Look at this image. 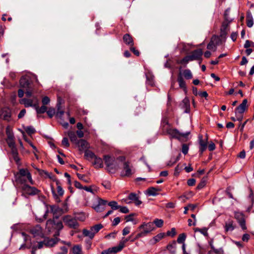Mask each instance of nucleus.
Wrapping results in <instances>:
<instances>
[{
	"instance_id": "1",
	"label": "nucleus",
	"mask_w": 254,
	"mask_h": 254,
	"mask_svg": "<svg viewBox=\"0 0 254 254\" xmlns=\"http://www.w3.org/2000/svg\"><path fill=\"white\" fill-rule=\"evenodd\" d=\"M15 182L18 188L23 185L28 184V182L33 185L34 181L32 179V176L29 170L27 169H20L18 172L14 175Z\"/></svg>"
},
{
	"instance_id": "2",
	"label": "nucleus",
	"mask_w": 254,
	"mask_h": 254,
	"mask_svg": "<svg viewBox=\"0 0 254 254\" xmlns=\"http://www.w3.org/2000/svg\"><path fill=\"white\" fill-rule=\"evenodd\" d=\"M20 85L21 87L25 90L26 96L27 97H31L33 90L31 79L29 77H22L20 79Z\"/></svg>"
},
{
	"instance_id": "3",
	"label": "nucleus",
	"mask_w": 254,
	"mask_h": 254,
	"mask_svg": "<svg viewBox=\"0 0 254 254\" xmlns=\"http://www.w3.org/2000/svg\"><path fill=\"white\" fill-rule=\"evenodd\" d=\"M138 229H143V230L141 232L138 233L134 237V238L131 240V242H133L135 240H137L139 238L145 236L147 234H148V233H149L154 230V227L153 226V224L151 222H149L147 223H143L138 227Z\"/></svg>"
},
{
	"instance_id": "4",
	"label": "nucleus",
	"mask_w": 254,
	"mask_h": 254,
	"mask_svg": "<svg viewBox=\"0 0 254 254\" xmlns=\"http://www.w3.org/2000/svg\"><path fill=\"white\" fill-rule=\"evenodd\" d=\"M22 192V195L27 197L29 195L39 194L40 190L34 187H31L28 184L23 185L19 188Z\"/></svg>"
},
{
	"instance_id": "5",
	"label": "nucleus",
	"mask_w": 254,
	"mask_h": 254,
	"mask_svg": "<svg viewBox=\"0 0 254 254\" xmlns=\"http://www.w3.org/2000/svg\"><path fill=\"white\" fill-rule=\"evenodd\" d=\"M190 133V132L189 131L186 133H182L178 129L170 127L169 128L167 129L165 132H164L163 134L165 135L168 134L171 138L181 139L183 137H187Z\"/></svg>"
},
{
	"instance_id": "6",
	"label": "nucleus",
	"mask_w": 254,
	"mask_h": 254,
	"mask_svg": "<svg viewBox=\"0 0 254 254\" xmlns=\"http://www.w3.org/2000/svg\"><path fill=\"white\" fill-rule=\"evenodd\" d=\"M104 160L107 170L110 173H114L118 168V165L115 163V158L109 155H104Z\"/></svg>"
},
{
	"instance_id": "7",
	"label": "nucleus",
	"mask_w": 254,
	"mask_h": 254,
	"mask_svg": "<svg viewBox=\"0 0 254 254\" xmlns=\"http://www.w3.org/2000/svg\"><path fill=\"white\" fill-rule=\"evenodd\" d=\"M63 220L64 224L70 228L76 229L79 226V223L76 221V219L70 215L64 216Z\"/></svg>"
},
{
	"instance_id": "8",
	"label": "nucleus",
	"mask_w": 254,
	"mask_h": 254,
	"mask_svg": "<svg viewBox=\"0 0 254 254\" xmlns=\"http://www.w3.org/2000/svg\"><path fill=\"white\" fill-rule=\"evenodd\" d=\"M135 172L132 166L128 161H125L123 163V171L122 175L123 176L129 177Z\"/></svg>"
},
{
	"instance_id": "9",
	"label": "nucleus",
	"mask_w": 254,
	"mask_h": 254,
	"mask_svg": "<svg viewBox=\"0 0 254 254\" xmlns=\"http://www.w3.org/2000/svg\"><path fill=\"white\" fill-rule=\"evenodd\" d=\"M203 54L202 50L201 49H197L193 51L190 55H189L190 59L191 61H198L200 64L202 62V56Z\"/></svg>"
},
{
	"instance_id": "10",
	"label": "nucleus",
	"mask_w": 254,
	"mask_h": 254,
	"mask_svg": "<svg viewBox=\"0 0 254 254\" xmlns=\"http://www.w3.org/2000/svg\"><path fill=\"white\" fill-rule=\"evenodd\" d=\"M38 101L36 97H33V99L23 98L20 100V103L23 104L26 108L32 107L35 108Z\"/></svg>"
},
{
	"instance_id": "11",
	"label": "nucleus",
	"mask_w": 254,
	"mask_h": 254,
	"mask_svg": "<svg viewBox=\"0 0 254 254\" xmlns=\"http://www.w3.org/2000/svg\"><path fill=\"white\" fill-rule=\"evenodd\" d=\"M234 217L237 220L241 228L243 230H246L247 229V227L246 225V221L244 214L241 212H235Z\"/></svg>"
},
{
	"instance_id": "12",
	"label": "nucleus",
	"mask_w": 254,
	"mask_h": 254,
	"mask_svg": "<svg viewBox=\"0 0 254 254\" xmlns=\"http://www.w3.org/2000/svg\"><path fill=\"white\" fill-rule=\"evenodd\" d=\"M0 119L9 122L11 120V110L8 107H4L0 110Z\"/></svg>"
},
{
	"instance_id": "13",
	"label": "nucleus",
	"mask_w": 254,
	"mask_h": 254,
	"mask_svg": "<svg viewBox=\"0 0 254 254\" xmlns=\"http://www.w3.org/2000/svg\"><path fill=\"white\" fill-rule=\"evenodd\" d=\"M232 21V20H224L223 21L220 28V36L221 37H225L227 35L228 27Z\"/></svg>"
},
{
	"instance_id": "14",
	"label": "nucleus",
	"mask_w": 254,
	"mask_h": 254,
	"mask_svg": "<svg viewBox=\"0 0 254 254\" xmlns=\"http://www.w3.org/2000/svg\"><path fill=\"white\" fill-rule=\"evenodd\" d=\"M247 102L248 101L246 99L243 100L242 103L235 109V113L236 115L242 114L244 113L247 108Z\"/></svg>"
},
{
	"instance_id": "15",
	"label": "nucleus",
	"mask_w": 254,
	"mask_h": 254,
	"mask_svg": "<svg viewBox=\"0 0 254 254\" xmlns=\"http://www.w3.org/2000/svg\"><path fill=\"white\" fill-rule=\"evenodd\" d=\"M218 40V38L215 36H213L211 41L209 42L207 46V49L210 50H213L215 51L216 49V47L218 45L217 41Z\"/></svg>"
},
{
	"instance_id": "16",
	"label": "nucleus",
	"mask_w": 254,
	"mask_h": 254,
	"mask_svg": "<svg viewBox=\"0 0 254 254\" xmlns=\"http://www.w3.org/2000/svg\"><path fill=\"white\" fill-rule=\"evenodd\" d=\"M198 140L199 144V152H200V154H202L207 147V139L206 140H203L202 135H199Z\"/></svg>"
},
{
	"instance_id": "17",
	"label": "nucleus",
	"mask_w": 254,
	"mask_h": 254,
	"mask_svg": "<svg viewBox=\"0 0 254 254\" xmlns=\"http://www.w3.org/2000/svg\"><path fill=\"white\" fill-rule=\"evenodd\" d=\"M78 145L80 151H86L89 147L88 142L84 139H80L75 144Z\"/></svg>"
},
{
	"instance_id": "18",
	"label": "nucleus",
	"mask_w": 254,
	"mask_h": 254,
	"mask_svg": "<svg viewBox=\"0 0 254 254\" xmlns=\"http://www.w3.org/2000/svg\"><path fill=\"white\" fill-rule=\"evenodd\" d=\"M225 231L226 232H232L235 229L234 222L231 219H229L225 222L224 226Z\"/></svg>"
},
{
	"instance_id": "19",
	"label": "nucleus",
	"mask_w": 254,
	"mask_h": 254,
	"mask_svg": "<svg viewBox=\"0 0 254 254\" xmlns=\"http://www.w3.org/2000/svg\"><path fill=\"white\" fill-rule=\"evenodd\" d=\"M9 147L11 149V152L14 160L17 164H18L20 161V159L18 157V151L16 147V145L12 146Z\"/></svg>"
},
{
	"instance_id": "20",
	"label": "nucleus",
	"mask_w": 254,
	"mask_h": 254,
	"mask_svg": "<svg viewBox=\"0 0 254 254\" xmlns=\"http://www.w3.org/2000/svg\"><path fill=\"white\" fill-rule=\"evenodd\" d=\"M171 127V125L169 124L167 118H164L161 121V127L162 131V133L165 132L167 129Z\"/></svg>"
},
{
	"instance_id": "21",
	"label": "nucleus",
	"mask_w": 254,
	"mask_h": 254,
	"mask_svg": "<svg viewBox=\"0 0 254 254\" xmlns=\"http://www.w3.org/2000/svg\"><path fill=\"white\" fill-rule=\"evenodd\" d=\"M31 233L34 237L41 236L42 234V229L39 225H36L31 229Z\"/></svg>"
},
{
	"instance_id": "22",
	"label": "nucleus",
	"mask_w": 254,
	"mask_h": 254,
	"mask_svg": "<svg viewBox=\"0 0 254 254\" xmlns=\"http://www.w3.org/2000/svg\"><path fill=\"white\" fill-rule=\"evenodd\" d=\"M58 217L55 216L53 217V219H49L46 223V227L49 231L54 229L56 221L55 219H58Z\"/></svg>"
},
{
	"instance_id": "23",
	"label": "nucleus",
	"mask_w": 254,
	"mask_h": 254,
	"mask_svg": "<svg viewBox=\"0 0 254 254\" xmlns=\"http://www.w3.org/2000/svg\"><path fill=\"white\" fill-rule=\"evenodd\" d=\"M124 42L127 45L132 46L133 45V40L132 37L128 34H126L123 36Z\"/></svg>"
},
{
	"instance_id": "24",
	"label": "nucleus",
	"mask_w": 254,
	"mask_h": 254,
	"mask_svg": "<svg viewBox=\"0 0 254 254\" xmlns=\"http://www.w3.org/2000/svg\"><path fill=\"white\" fill-rule=\"evenodd\" d=\"M35 109L36 111V112L38 114V118L41 117V116L39 115L40 114L44 113L47 111V108L46 106L43 105L40 108L39 107V102L37 103V106H35Z\"/></svg>"
},
{
	"instance_id": "25",
	"label": "nucleus",
	"mask_w": 254,
	"mask_h": 254,
	"mask_svg": "<svg viewBox=\"0 0 254 254\" xmlns=\"http://www.w3.org/2000/svg\"><path fill=\"white\" fill-rule=\"evenodd\" d=\"M67 134L72 143L76 144L79 140L77 139V135L75 132L69 130L67 132Z\"/></svg>"
},
{
	"instance_id": "26",
	"label": "nucleus",
	"mask_w": 254,
	"mask_h": 254,
	"mask_svg": "<svg viewBox=\"0 0 254 254\" xmlns=\"http://www.w3.org/2000/svg\"><path fill=\"white\" fill-rule=\"evenodd\" d=\"M94 161L93 164L96 168H101L103 167V162L102 159L97 156L94 158Z\"/></svg>"
},
{
	"instance_id": "27",
	"label": "nucleus",
	"mask_w": 254,
	"mask_h": 254,
	"mask_svg": "<svg viewBox=\"0 0 254 254\" xmlns=\"http://www.w3.org/2000/svg\"><path fill=\"white\" fill-rule=\"evenodd\" d=\"M247 25L249 27H252L254 25L253 17L252 13L250 11L247 12Z\"/></svg>"
},
{
	"instance_id": "28",
	"label": "nucleus",
	"mask_w": 254,
	"mask_h": 254,
	"mask_svg": "<svg viewBox=\"0 0 254 254\" xmlns=\"http://www.w3.org/2000/svg\"><path fill=\"white\" fill-rule=\"evenodd\" d=\"M177 80L180 87L182 88L184 91H186L187 89L186 82L181 74L178 76Z\"/></svg>"
},
{
	"instance_id": "29",
	"label": "nucleus",
	"mask_w": 254,
	"mask_h": 254,
	"mask_svg": "<svg viewBox=\"0 0 254 254\" xmlns=\"http://www.w3.org/2000/svg\"><path fill=\"white\" fill-rule=\"evenodd\" d=\"M167 249L172 254H175L176 249V242L174 241L172 243L168 244L167 246Z\"/></svg>"
},
{
	"instance_id": "30",
	"label": "nucleus",
	"mask_w": 254,
	"mask_h": 254,
	"mask_svg": "<svg viewBox=\"0 0 254 254\" xmlns=\"http://www.w3.org/2000/svg\"><path fill=\"white\" fill-rule=\"evenodd\" d=\"M181 154L179 153L177 157H172L170 159V160L168 161L167 165L168 166L171 167L173 166L177 162H178L181 157Z\"/></svg>"
},
{
	"instance_id": "31",
	"label": "nucleus",
	"mask_w": 254,
	"mask_h": 254,
	"mask_svg": "<svg viewBox=\"0 0 254 254\" xmlns=\"http://www.w3.org/2000/svg\"><path fill=\"white\" fill-rule=\"evenodd\" d=\"M103 228V225H102L101 224H98L91 227L90 228L91 229L92 233H93V235L95 236V235L96 233H97Z\"/></svg>"
},
{
	"instance_id": "32",
	"label": "nucleus",
	"mask_w": 254,
	"mask_h": 254,
	"mask_svg": "<svg viewBox=\"0 0 254 254\" xmlns=\"http://www.w3.org/2000/svg\"><path fill=\"white\" fill-rule=\"evenodd\" d=\"M82 234L84 237H88L90 239H92L94 237L90 228L89 230L84 229L82 230Z\"/></svg>"
},
{
	"instance_id": "33",
	"label": "nucleus",
	"mask_w": 254,
	"mask_h": 254,
	"mask_svg": "<svg viewBox=\"0 0 254 254\" xmlns=\"http://www.w3.org/2000/svg\"><path fill=\"white\" fill-rule=\"evenodd\" d=\"M124 247L120 243L118 246L111 248V250L113 254H116L118 252L121 251Z\"/></svg>"
},
{
	"instance_id": "34",
	"label": "nucleus",
	"mask_w": 254,
	"mask_h": 254,
	"mask_svg": "<svg viewBox=\"0 0 254 254\" xmlns=\"http://www.w3.org/2000/svg\"><path fill=\"white\" fill-rule=\"evenodd\" d=\"M146 84L150 86L154 85V76L150 74L146 75Z\"/></svg>"
},
{
	"instance_id": "35",
	"label": "nucleus",
	"mask_w": 254,
	"mask_h": 254,
	"mask_svg": "<svg viewBox=\"0 0 254 254\" xmlns=\"http://www.w3.org/2000/svg\"><path fill=\"white\" fill-rule=\"evenodd\" d=\"M183 75L187 79H190L192 78V74L190 69H185L183 71Z\"/></svg>"
},
{
	"instance_id": "36",
	"label": "nucleus",
	"mask_w": 254,
	"mask_h": 254,
	"mask_svg": "<svg viewBox=\"0 0 254 254\" xmlns=\"http://www.w3.org/2000/svg\"><path fill=\"white\" fill-rule=\"evenodd\" d=\"M153 223L156 225L157 227L161 228L163 225L164 221L161 219L156 218L153 221Z\"/></svg>"
},
{
	"instance_id": "37",
	"label": "nucleus",
	"mask_w": 254,
	"mask_h": 254,
	"mask_svg": "<svg viewBox=\"0 0 254 254\" xmlns=\"http://www.w3.org/2000/svg\"><path fill=\"white\" fill-rule=\"evenodd\" d=\"M157 190L154 188L151 187L147 190V193L149 195L155 196L157 194Z\"/></svg>"
},
{
	"instance_id": "38",
	"label": "nucleus",
	"mask_w": 254,
	"mask_h": 254,
	"mask_svg": "<svg viewBox=\"0 0 254 254\" xmlns=\"http://www.w3.org/2000/svg\"><path fill=\"white\" fill-rule=\"evenodd\" d=\"M108 205L110 206L112 209L117 210L120 207V205L118 204L117 202L115 201H112L108 203Z\"/></svg>"
},
{
	"instance_id": "39",
	"label": "nucleus",
	"mask_w": 254,
	"mask_h": 254,
	"mask_svg": "<svg viewBox=\"0 0 254 254\" xmlns=\"http://www.w3.org/2000/svg\"><path fill=\"white\" fill-rule=\"evenodd\" d=\"M85 156L88 159H94L96 155L92 151L86 150L85 151Z\"/></svg>"
},
{
	"instance_id": "40",
	"label": "nucleus",
	"mask_w": 254,
	"mask_h": 254,
	"mask_svg": "<svg viewBox=\"0 0 254 254\" xmlns=\"http://www.w3.org/2000/svg\"><path fill=\"white\" fill-rule=\"evenodd\" d=\"M186 235L184 233H182V234L179 235V236H178V239H177V242L180 244H182V243L183 244H185L184 242L186 240Z\"/></svg>"
},
{
	"instance_id": "41",
	"label": "nucleus",
	"mask_w": 254,
	"mask_h": 254,
	"mask_svg": "<svg viewBox=\"0 0 254 254\" xmlns=\"http://www.w3.org/2000/svg\"><path fill=\"white\" fill-rule=\"evenodd\" d=\"M72 250L73 254H80L81 252V248L79 245H76L72 248Z\"/></svg>"
},
{
	"instance_id": "42",
	"label": "nucleus",
	"mask_w": 254,
	"mask_h": 254,
	"mask_svg": "<svg viewBox=\"0 0 254 254\" xmlns=\"http://www.w3.org/2000/svg\"><path fill=\"white\" fill-rule=\"evenodd\" d=\"M165 236V234L164 233H160L157 234L156 236H155L153 238V240H154L155 243L159 242L162 238H163Z\"/></svg>"
},
{
	"instance_id": "43",
	"label": "nucleus",
	"mask_w": 254,
	"mask_h": 254,
	"mask_svg": "<svg viewBox=\"0 0 254 254\" xmlns=\"http://www.w3.org/2000/svg\"><path fill=\"white\" fill-rule=\"evenodd\" d=\"M190 58L189 56H187L177 63L182 64H187L189 62L191 61Z\"/></svg>"
},
{
	"instance_id": "44",
	"label": "nucleus",
	"mask_w": 254,
	"mask_h": 254,
	"mask_svg": "<svg viewBox=\"0 0 254 254\" xmlns=\"http://www.w3.org/2000/svg\"><path fill=\"white\" fill-rule=\"evenodd\" d=\"M25 130L26 132L29 135L34 134L36 132L35 128L31 126L27 127H25Z\"/></svg>"
},
{
	"instance_id": "45",
	"label": "nucleus",
	"mask_w": 254,
	"mask_h": 254,
	"mask_svg": "<svg viewBox=\"0 0 254 254\" xmlns=\"http://www.w3.org/2000/svg\"><path fill=\"white\" fill-rule=\"evenodd\" d=\"M75 218L76 219V221L79 220L81 221H83L85 219L86 216L84 213H80L76 214L75 217Z\"/></svg>"
},
{
	"instance_id": "46",
	"label": "nucleus",
	"mask_w": 254,
	"mask_h": 254,
	"mask_svg": "<svg viewBox=\"0 0 254 254\" xmlns=\"http://www.w3.org/2000/svg\"><path fill=\"white\" fill-rule=\"evenodd\" d=\"M134 238H132V235H130L129 237L127 238H123L122 240L120 242V243L123 245L124 247L125 246V244L128 241H130Z\"/></svg>"
},
{
	"instance_id": "47",
	"label": "nucleus",
	"mask_w": 254,
	"mask_h": 254,
	"mask_svg": "<svg viewBox=\"0 0 254 254\" xmlns=\"http://www.w3.org/2000/svg\"><path fill=\"white\" fill-rule=\"evenodd\" d=\"M206 180L205 179H202L201 182L199 183V184L197 186V189L198 190H200L202 189L206 185Z\"/></svg>"
},
{
	"instance_id": "48",
	"label": "nucleus",
	"mask_w": 254,
	"mask_h": 254,
	"mask_svg": "<svg viewBox=\"0 0 254 254\" xmlns=\"http://www.w3.org/2000/svg\"><path fill=\"white\" fill-rule=\"evenodd\" d=\"M211 248L216 254H224V251L222 249H215L213 245H211Z\"/></svg>"
},
{
	"instance_id": "49",
	"label": "nucleus",
	"mask_w": 254,
	"mask_h": 254,
	"mask_svg": "<svg viewBox=\"0 0 254 254\" xmlns=\"http://www.w3.org/2000/svg\"><path fill=\"white\" fill-rule=\"evenodd\" d=\"M59 181L58 180H56V184L58 185L57 191L60 195H63L64 194V191L63 190L62 187H61L60 186H59Z\"/></svg>"
},
{
	"instance_id": "50",
	"label": "nucleus",
	"mask_w": 254,
	"mask_h": 254,
	"mask_svg": "<svg viewBox=\"0 0 254 254\" xmlns=\"http://www.w3.org/2000/svg\"><path fill=\"white\" fill-rule=\"evenodd\" d=\"M63 228V225L61 221L56 222V224L55 225L54 229H57L60 231L62 230Z\"/></svg>"
},
{
	"instance_id": "51",
	"label": "nucleus",
	"mask_w": 254,
	"mask_h": 254,
	"mask_svg": "<svg viewBox=\"0 0 254 254\" xmlns=\"http://www.w3.org/2000/svg\"><path fill=\"white\" fill-rule=\"evenodd\" d=\"M129 200L131 201V203L133 202L138 197L137 194L135 193L132 192L128 195Z\"/></svg>"
},
{
	"instance_id": "52",
	"label": "nucleus",
	"mask_w": 254,
	"mask_h": 254,
	"mask_svg": "<svg viewBox=\"0 0 254 254\" xmlns=\"http://www.w3.org/2000/svg\"><path fill=\"white\" fill-rule=\"evenodd\" d=\"M102 185L106 189L110 190L111 188V184L109 181H105L103 182Z\"/></svg>"
},
{
	"instance_id": "53",
	"label": "nucleus",
	"mask_w": 254,
	"mask_h": 254,
	"mask_svg": "<svg viewBox=\"0 0 254 254\" xmlns=\"http://www.w3.org/2000/svg\"><path fill=\"white\" fill-rule=\"evenodd\" d=\"M230 11V8H227L225 11V12L224 14V20H233V19L230 18L229 16Z\"/></svg>"
},
{
	"instance_id": "54",
	"label": "nucleus",
	"mask_w": 254,
	"mask_h": 254,
	"mask_svg": "<svg viewBox=\"0 0 254 254\" xmlns=\"http://www.w3.org/2000/svg\"><path fill=\"white\" fill-rule=\"evenodd\" d=\"M62 144L63 146H64L65 147H69V143L68 142V138L67 137H64L62 141Z\"/></svg>"
},
{
	"instance_id": "55",
	"label": "nucleus",
	"mask_w": 254,
	"mask_h": 254,
	"mask_svg": "<svg viewBox=\"0 0 254 254\" xmlns=\"http://www.w3.org/2000/svg\"><path fill=\"white\" fill-rule=\"evenodd\" d=\"M93 208L97 212H101L104 209V207H101L98 203L95 204Z\"/></svg>"
},
{
	"instance_id": "56",
	"label": "nucleus",
	"mask_w": 254,
	"mask_h": 254,
	"mask_svg": "<svg viewBox=\"0 0 254 254\" xmlns=\"http://www.w3.org/2000/svg\"><path fill=\"white\" fill-rule=\"evenodd\" d=\"M50 100L48 96H45L42 100L43 105L46 106L50 103Z\"/></svg>"
},
{
	"instance_id": "57",
	"label": "nucleus",
	"mask_w": 254,
	"mask_h": 254,
	"mask_svg": "<svg viewBox=\"0 0 254 254\" xmlns=\"http://www.w3.org/2000/svg\"><path fill=\"white\" fill-rule=\"evenodd\" d=\"M98 203L99 205L101 206V207H105V206L107 203V201L102 199L101 198H98Z\"/></svg>"
},
{
	"instance_id": "58",
	"label": "nucleus",
	"mask_w": 254,
	"mask_h": 254,
	"mask_svg": "<svg viewBox=\"0 0 254 254\" xmlns=\"http://www.w3.org/2000/svg\"><path fill=\"white\" fill-rule=\"evenodd\" d=\"M189 151V147L186 144H184L182 145V151L185 155L187 154Z\"/></svg>"
},
{
	"instance_id": "59",
	"label": "nucleus",
	"mask_w": 254,
	"mask_h": 254,
	"mask_svg": "<svg viewBox=\"0 0 254 254\" xmlns=\"http://www.w3.org/2000/svg\"><path fill=\"white\" fill-rule=\"evenodd\" d=\"M182 167H180L179 165H178L175 169V171H174V175L175 176H178L179 175L181 171H182Z\"/></svg>"
},
{
	"instance_id": "60",
	"label": "nucleus",
	"mask_w": 254,
	"mask_h": 254,
	"mask_svg": "<svg viewBox=\"0 0 254 254\" xmlns=\"http://www.w3.org/2000/svg\"><path fill=\"white\" fill-rule=\"evenodd\" d=\"M119 209H120V211L123 213H127L129 212L128 208L126 206H120Z\"/></svg>"
},
{
	"instance_id": "61",
	"label": "nucleus",
	"mask_w": 254,
	"mask_h": 254,
	"mask_svg": "<svg viewBox=\"0 0 254 254\" xmlns=\"http://www.w3.org/2000/svg\"><path fill=\"white\" fill-rule=\"evenodd\" d=\"M6 141L9 147L15 145L14 139H6Z\"/></svg>"
},
{
	"instance_id": "62",
	"label": "nucleus",
	"mask_w": 254,
	"mask_h": 254,
	"mask_svg": "<svg viewBox=\"0 0 254 254\" xmlns=\"http://www.w3.org/2000/svg\"><path fill=\"white\" fill-rule=\"evenodd\" d=\"M46 112L48 116L50 118H52L55 113V111L53 108L50 109L48 111H47Z\"/></svg>"
},
{
	"instance_id": "63",
	"label": "nucleus",
	"mask_w": 254,
	"mask_h": 254,
	"mask_svg": "<svg viewBox=\"0 0 254 254\" xmlns=\"http://www.w3.org/2000/svg\"><path fill=\"white\" fill-rule=\"evenodd\" d=\"M251 46L254 47V43L252 42H250L249 40H247L244 44V48L247 49Z\"/></svg>"
},
{
	"instance_id": "64",
	"label": "nucleus",
	"mask_w": 254,
	"mask_h": 254,
	"mask_svg": "<svg viewBox=\"0 0 254 254\" xmlns=\"http://www.w3.org/2000/svg\"><path fill=\"white\" fill-rule=\"evenodd\" d=\"M176 234V229L175 228H172L171 231H168L167 232V235L168 236H171L172 237L174 236Z\"/></svg>"
}]
</instances>
